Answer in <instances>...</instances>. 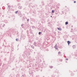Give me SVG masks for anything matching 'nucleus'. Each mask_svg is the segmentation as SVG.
<instances>
[{
  "mask_svg": "<svg viewBox=\"0 0 77 77\" xmlns=\"http://www.w3.org/2000/svg\"><path fill=\"white\" fill-rule=\"evenodd\" d=\"M20 37L21 38H22V39H25V38H26V35L23 33H21Z\"/></svg>",
  "mask_w": 77,
  "mask_h": 77,
  "instance_id": "1",
  "label": "nucleus"
},
{
  "mask_svg": "<svg viewBox=\"0 0 77 77\" xmlns=\"http://www.w3.org/2000/svg\"><path fill=\"white\" fill-rule=\"evenodd\" d=\"M19 61H18V60H16L15 61V65H17V64H18L19 63V62H20V61H21V57H19Z\"/></svg>",
  "mask_w": 77,
  "mask_h": 77,
  "instance_id": "2",
  "label": "nucleus"
},
{
  "mask_svg": "<svg viewBox=\"0 0 77 77\" xmlns=\"http://www.w3.org/2000/svg\"><path fill=\"white\" fill-rule=\"evenodd\" d=\"M59 77V75L57 73V74H56L55 75L53 74L51 75V77Z\"/></svg>",
  "mask_w": 77,
  "mask_h": 77,
  "instance_id": "3",
  "label": "nucleus"
},
{
  "mask_svg": "<svg viewBox=\"0 0 77 77\" xmlns=\"http://www.w3.org/2000/svg\"><path fill=\"white\" fill-rule=\"evenodd\" d=\"M54 48L56 50H58V48H57V44H56L54 46Z\"/></svg>",
  "mask_w": 77,
  "mask_h": 77,
  "instance_id": "4",
  "label": "nucleus"
},
{
  "mask_svg": "<svg viewBox=\"0 0 77 77\" xmlns=\"http://www.w3.org/2000/svg\"><path fill=\"white\" fill-rule=\"evenodd\" d=\"M41 45H42L41 43H37V47H41Z\"/></svg>",
  "mask_w": 77,
  "mask_h": 77,
  "instance_id": "5",
  "label": "nucleus"
},
{
  "mask_svg": "<svg viewBox=\"0 0 77 77\" xmlns=\"http://www.w3.org/2000/svg\"><path fill=\"white\" fill-rule=\"evenodd\" d=\"M23 62L24 63V64L25 65V68H26L27 67L26 65H27V62L24 61Z\"/></svg>",
  "mask_w": 77,
  "mask_h": 77,
  "instance_id": "6",
  "label": "nucleus"
},
{
  "mask_svg": "<svg viewBox=\"0 0 77 77\" xmlns=\"http://www.w3.org/2000/svg\"><path fill=\"white\" fill-rule=\"evenodd\" d=\"M18 15L20 16V15H22V14L21 13V11H19L18 12Z\"/></svg>",
  "mask_w": 77,
  "mask_h": 77,
  "instance_id": "7",
  "label": "nucleus"
},
{
  "mask_svg": "<svg viewBox=\"0 0 77 77\" xmlns=\"http://www.w3.org/2000/svg\"><path fill=\"white\" fill-rule=\"evenodd\" d=\"M37 44L38 43H36V42H34L33 45L35 47H36L37 46Z\"/></svg>",
  "mask_w": 77,
  "mask_h": 77,
  "instance_id": "8",
  "label": "nucleus"
},
{
  "mask_svg": "<svg viewBox=\"0 0 77 77\" xmlns=\"http://www.w3.org/2000/svg\"><path fill=\"white\" fill-rule=\"evenodd\" d=\"M30 34H31V36H34V35H33V32H32V31H30Z\"/></svg>",
  "mask_w": 77,
  "mask_h": 77,
  "instance_id": "9",
  "label": "nucleus"
},
{
  "mask_svg": "<svg viewBox=\"0 0 77 77\" xmlns=\"http://www.w3.org/2000/svg\"><path fill=\"white\" fill-rule=\"evenodd\" d=\"M26 75L25 73H23V74L21 76V77H26Z\"/></svg>",
  "mask_w": 77,
  "mask_h": 77,
  "instance_id": "10",
  "label": "nucleus"
},
{
  "mask_svg": "<svg viewBox=\"0 0 77 77\" xmlns=\"http://www.w3.org/2000/svg\"><path fill=\"white\" fill-rule=\"evenodd\" d=\"M72 47L73 49H75V48H76V46L75 45H73L72 46Z\"/></svg>",
  "mask_w": 77,
  "mask_h": 77,
  "instance_id": "11",
  "label": "nucleus"
},
{
  "mask_svg": "<svg viewBox=\"0 0 77 77\" xmlns=\"http://www.w3.org/2000/svg\"><path fill=\"white\" fill-rule=\"evenodd\" d=\"M67 42L68 44V45H69V44H71V42L70 41H67Z\"/></svg>",
  "mask_w": 77,
  "mask_h": 77,
  "instance_id": "12",
  "label": "nucleus"
},
{
  "mask_svg": "<svg viewBox=\"0 0 77 77\" xmlns=\"http://www.w3.org/2000/svg\"><path fill=\"white\" fill-rule=\"evenodd\" d=\"M18 9H21L22 8H23V7L22 6H20L18 7Z\"/></svg>",
  "mask_w": 77,
  "mask_h": 77,
  "instance_id": "13",
  "label": "nucleus"
},
{
  "mask_svg": "<svg viewBox=\"0 0 77 77\" xmlns=\"http://www.w3.org/2000/svg\"><path fill=\"white\" fill-rule=\"evenodd\" d=\"M4 22L6 23V24H7L8 23V20H4Z\"/></svg>",
  "mask_w": 77,
  "mask_h": 77,
  "instance_id": "14",
  "label": "nucleus"
},
{
  "mask_svg": "<svg viewBox=\"0 0 77 77\" xmlns=\"http://www.w3.org/2000/svg\"><path fill=\"white\" fill-rule=\"evenodd\" d=\"M75 58H76V59H77V52H76L75 53Z\"/></svg>",
  "mask_w": 77,
  "mask_h": 77,
  "instance_id": "15",
  "label": "nucleus"
},
{
  "mask_svg": "<svg viewBox=\"0 0 77 77\" xmlns=\"http://www.w3.org/2000/svg\"><path fill=\"white\" fill-rule=\"evenodd\" d=\"M43 49V46H42V45H41V46H40V49H41V50H42Z\"/></svg>",
  "mask_w": 77,
  "mask_h": 77,
  "instance_id": "16",
  "label": "nucleus"
},
{
  "mask_svg": "<svg viewBox=\"0 0 77 77\" xmlns=\"http://www.w3.org/2000/svg\"><path fill=\"white\" fill-rule=\"evenodd\" d=\"M49 67L50 68H51V69H52V68H53V66H49Z\"/></svg>",
  "mask_w": 77,
  "mask_h": 77,
  "instance_id": "17",
  "label": "nucleus"
},
{
  "mask_svg": "<svg viewBox=\"0 0 77 77\" xmlns=\"http://www.w3.org/2000/svg\"><path fill=\"white\" fill-rule=\"evenodd\" d=\"M57 15V17L59 16V14H58V12H57V13H55V15Z\"/></svg>",
  "mask_w": 77,
  "mask_h": 77,
  "instance_id": "18",
  "label": "nucleus"
},
{
  "mask_svg": "<svg viewBox=\"0 0 77 77\" xmlns=\"http://www.w3.org/2000/svg\"><path fill=\"white\" fill-rule=\"evenodd\" d=\"M74 32H77V28H76L74 29Z\"/></svg>",
  "mask_w": 77,
  "mask_h": 77,
  "instance_id": "19",
  "label": "nucleus"
},
{
  "mask_svg": "<svg viewBox=\"0 0 77 77\" xmlns=\"http://www.w3.org/2000/svg\"><path fill=\"white\" fill-rule=\"evenodd\" d=\"M57 29H58V30H60V31H61V30H62V29H61V28H57Z\"/></svg>",
  "mask_w": 77,
  "mask_h": 77,
  "instance_id": "20",
  "label": "nucleus"
},
{
  "mask_svg": "<svg viewBox=\"0 0 77 77\" xmlns=\"http://www.w3.org/2000/svg\"><path fill=\"white\" fill-rule=\"evenodd\" d=\"M31 47L32 48H33V49H34V48H35V47H34V46L33 45H32L31 46Z\"/></svg>",
  "mask_w": 77,
  "mask_h": 77,
  "instance_id": "21",
  "label": "nucleus"
},
{
  "mask_svg": "<svg viewBox=\"0 0 77 77\" xmlns=\"http://www.w3.org/2000/svg\"><path fill=\"white\" fill-rule=\"evenodd\" d=\"M65 25H67V24H68V22L67 21L65 23Z\"/></svg>",
  "mask_w": 77,
  "mask_h": 77,
  "instance_id": "22",
  "label": "nucleus"
},
{
  "mask_svg": "<svg viewBox=\"0 0 77 77\" xmlns=\"http://www.w3.org/2000/svg\"><path fill=\"white\" fill-rule=\"evenodd\" d=\"M71 75L72 76H73V75H74V73H72L71 74Z\"/></svg>",
  "mask_w": 77,
  "mask_h": 77,
  "instance_id": "23",
  "label": "nucleus"
},
{
  "mask_svg": "<svg viewBox=\"0 0 77 77\" xmlns=\"http://www.w3.org/2000/svg\"><path fill=\"white\" fill-rule=\"evenodd\" d=\"M28 38H30V36L29 35L27 34Z\"/></svg>",
  "mask_w": 77,
  "mask_h": 77,
  "instance_id": "24",
  "label": "nucleus"
},
{
  "mask_svg": "<svg viewBox=\"0 0 77 77\" xmlns=\"http://www.w3.org/2000/svg\"><path fill=\"white\" fill-rule=\"evenodd\" d=\"M41 34H42V32H38V35H40Z\"/></svg>",
  "mask_w": 77,
  "mask_h": 77,
  "instance_id": "25",
  "label": "nucleus"
},
{
  "mask_svg": "<svg viewBox=\"0 0 77 77\" xmlns=\"http://www.w3.org/2000/svg\"><path fill=\"white\" fill-rule=\"evenodd\" d=\"M17 6H21V4L19 3L17 4Z\"/></svg>",
  "mask_w": 77,
  "mask_h": 77,
  "instance_id": "26",
  "label": "nucleus"
},
{
  "mask_svg": "<svg viewBox=\"0 0 77 77\" xmlns=\"http://www.w3.org/2000/svg\"><path fill=\"white\" fill-rule=\"evenodd\" d=\"M15 14H17V13H18V11H16L15 12Z\"/></svg>",
  "mask_w": 77,
  "mask_h": 77,
  "instance_id": "27",
  "label": "nucleus"
},
{
  "mask_svg": "<svg viewBox=\"0 0 77 77\" xmlns=\"http://www.w3.org/2000/svg\"><path fill=\"white\" fill-rule=\"evenodd\" d=\"M27 51H25V52H24V54H27Z\"/></svg>",
  "mask_w": 77,
  "mask_h": 77,
  "instance_id": "28",
  "label": "nucleus"
},
{
  "mask_svg": "<svg viewBox=\"0 0 77 77\" xmlns=\"http://www.w3.org/2000/svg\"><path fill=\"white\" fill-rule=\"evenodd\" d=\"M54 10H52V14H53V13H54Z\"/></svg>",
  "mask_w": 77,
  "mask_h": 77,
  "instance_id": "29",
  "label": "nucleus"
},
{
  "mask_svg": "<svg viewBox=\"0 0 77 77\" xmlns=\"http://www.w3.org/2000/svg\"><path fill=\"white\" fill-rule=\"evenodd\" d=\"M60 54H61V52L59 51L58 53V55H59Z\"/></svg>",
  "mask_w": 77,
  "mask_h": 77,
  "instance_id": "30",
  "label": "nucleus"
},
{
  "mask_svg": "<svg viewBox=\"0 0 77 77\" xmlns=\"http://www.w3.org/2000/svg\"><path fill=\"white\" fill-rule=\"evenodd\" d=\"M21 71H24V68H22L21 69Z\"/></svg>",
  "mask_w": 77,
  "mask_h": 77,
  "instance_id": "31",
  "label": "nucleus"
},
{
  "mask_svg": "<svg viewBox=\"0 0 77 77\" xmlns=\"http://www.w3.org/2000/svg\"><path fill=\"white\" fill-rule=\"evenodd\" d=\"M32 68L30 67L29 68V70L31 71V70H32Z\"/></svg>",
  "mask_w": 77,
  "mask_h": 77,
  "instance_id": "32",
  "label": "nucleus"
},
{
  "mask_svg": "<svg viewBox=\"0 0 77 77\" xmlns=\"http://www.w3.org/2000/svg\"><path fill=\"white\" fill-rule=\"evenodd\" d=\"M73 20H75V17H73Z\"/></svg>",
  "mask_w": 77,
  "mask_h": 77,
  "instance_id": "33",
  "label": "nucleus"
},
{
  "mask_svg": "<svg viewBox=\"0 0 77 77\" xmlns=\"http://www.w3.org/2000/svg\"><path fill=\"white\" fill-rule=\"evenodd\" d=\"M42 4L43 5H44V1H42Z\"/></svg>",
  "mask_w": 77,
  "mask_h": 77,
  "instance_id": "34",
  "label": "nucleus"
},
{
  "mask_svg": "<svg viewBox=\"0 0 77 77\" xmlns=\"http://www.w3.org/2000/svg\"><path fill=\"white\" fill-rule=\"evenodd\" d=\"M13 70H15V71L17 72V70L15 69V68H14L13 69Z\"/></svg>",
  "mask_w": 77,
  "mask_h": 77,
  "instance_id": "35",
  "label": "nucleus"
},
{
  "mask_svg": "<svg viewBox=\"0 0 77 77\" xmlns=\"http://www.w3.org/2000/svg\"><path fill=\"white\" fill-rule=\"evenodd\" d=\"M32 6V7L33 8H35V5H34L33 6Z\"/></svg>",
  "mask_w": 77,
  "mask_h": 77,
  "instance_id": "36",
  "label": "nucleus"
},
{
  "mask_svg": "<svg viewBox=\"0 0 77 77\" xmlns=\"http://www.w3.org/2000/svg\"><path fill=\"white\" fill-rule=\"evenodd\" d=\"M35 52H36V51H37V49H36V48H35Z\"/></svg>",
  "mask_w": 77,
  "mask_h": 77,
  "instance_id": "37",
  "label": "nucleus"
},
{
  "mask_svg": "<svg viewBox=\"0 0 77 77\" xmlns=\"http://www.w3.org/2000/svg\"><path fill=\"white\" fill-rule=\"evenodd\" d=\"M16 41H18V38H16Z\"/></svg>",
  "mask_w": 77,
  "mask_h": 77,
  "instance_id": "38",
  "label": "nucleus"
},
{
  "mask_svg": "<svg viewBox=\"0 0 77 77\" xmlns=\"http://www.w3.org/2000/svg\"><path fill=\"white\" fill-rule=\"evenodd\" d=\"M24 24H22L21 25V27H23V26H24Z\"/></svg>",
  "mask_w": 77,
  "mask_h": 77,
  "instance_id": "39",
  "label": "nucleus"
},
{
  "mask_svg": "<svg viewBox=\"0 0 77 77\" xmlns=\"http://www.w3.org/2000/svg\"><path fill=\"white\" fill-rule=\"evenodd\" d=\"M60 62H62V59H60Z\"/></svg>",
  "mask_w": 77,
  "mask_h": 77,
  "instance_id": "40",
  "label": "nucleus"
},
{
  "mask_svg": "<svg viewBox=\"0 0 77 77\" xmlns=\"http://www.w3.org/2000/svg\"><path fill=\"white\" fill-rule=\"evenodd\" d=\"M30 52H31V53H32L33 52V50H30Z\"/></svg>",
  "mask_w": 77,
  "mask_h": 77,
  "instance_id": "41",
  "label": "nucleus"
},
{
  "mask_svg": "<svg viewBox=\"0 0 77 77\" xmlns=\"http://www.w3.org/2000/svg\"><path fill=\"white\" fill-rule=\"evenodd\" d=\"M5 24H4L3 26H2V27H5Z\"/></svg>",
  "mask_w": 77,
  "mask_h": 77,
  "instance_id": "42",
  "label": "nucleus"
},
{
  "mask_svg": "<svg viewBox=\"0 0 77 77\" xmlns=\"http://www.w3.org/2000/svg\"><path fill=\"white\" fill-rule=\"evenodd\" d=\"M8 8H11V6H10V5H8Z\"/></svg>",
  "mask_w": 77,
  "mask_h": 77,
  "instance_id": "43",
  "label": "nucleus"
},
{
  "mask_svg": "<svg viewBox=\"0 0 77 77\" xmlns=\"http://www.w3.org/2000/svg\"><path fill=\"white\" fill-rule=\"evenodd\" d=\"M20 17H23V14H22L21 15H20Z\"/></svg>",
  "mask_w": 77,
  "mask_h": 77,
  "instance_id": "44",
  "label": "nucleus"
},
{
  "mask_svg": "<svg viewBox=\"0 0 77 77\" xmlns=\"http://www.w3.org/2000/svg\"><path fill=\"white\" fill-rule=\"evenodd\" d=\"M27 21H29V19H28L27 20Z\"/></svg>",
  "mask_w": 77,
  "mask_h": 77,
  "instance_id": "45",
  "label": "nucleus"
},
{
  "mask_svg": "<svg viewBox=\"0 0 77 77\" xmlns=\"http://www.w3.org/2000/svg\"><path fill=\"white\" fill-rule=\"evenodd\" d=\"M17 1L18 2H20V0H17Z\"/></svg>",
  "mask_w": 77,
  "mask_h": 77,
  "instance_id": "46",
  "label": "nucleus"
},
{
  "mask_svg": "<svg viewBox=\"0 0 77 77\" xmlns=\"http://www.w3.org/2000/svg\"><path fill=\"white\" fill-rule=\"evenodd\" d=\"M29 67L30 68H32V66L31 65H29Z\"/></svg>",
  "mask_w": 77,
  "mask_h": 77,
  "instance_id": "47",
  "label": "nucleus"
},
{
  "mask_svg": "<svg viewBox=\"0 0 77 77\" xmlns=\"http://www.w3.org/2000/svg\"><path fill=\"white\" fill-rule=\"evenodd\" d=\"M74 3H76V1H74Z\"/></svg>",
  "mask_w": 77,
  "mask_h": 77,
  "instance_id": "48",
  "label": "nucleus"
},
{
  "mask_svg": "<svg viewBox=\"0 0 77 77\" xmlns=\"http://www.w3.org/2000/svg\"><path fill=\"white\" fill-rule=\"evenodd\" d=\"M66 60H68V58H66Z\"/></svg>",
  "mask_w": 77,
  "mask_h": 77,
  "instance_id": "49",
  "label": "nucleus"
},
{
  "mask_svg": "<svg viewBox=\"0 0 77 77\" xmlns=\"http://www.w3.org/2000/svg\"><path fill=\"white\" fill-rule=\"evenodd\" d=\"M27 68H29V66H27Z\"/></svg>",
  "mask_w": 77,
  "mask_h": 77,
  "instance_id": "50",
  "label": "nucleus"
},
{
  "mask_svg": "<svg viewBox=\"0 0 77 77\" xmlns=\"http://www.w3.org/2000/svg\"><path fill=\"white\" fill-rule=\"evenodd\" d=\"M48 24H50H50H51V23L49 22Z\"/></svg>",
  "mask_w": 77,
  "mask_h": 77,
  "instance_id": "51",
  "label": "nucleus"
},
{
  "mask_svg": "<svg viewBox=\"0 0 77 77\" xmlns=\"http://www.w3.org/2000/svg\"><path fill=\"white\" fill-rule=\"evenodd\" d=\"M20 73H21L22 74H22H23V72H20Z\"/></svg>",
  "mask_w": 77,
  "mask_h": 77,
  "instance_id": "52",
  "label": "nucleus"
},
{
  "mask_svg": "<svg viewBox=\"0 0 77 77\" xmlns=\"http://www.w3.org/2000/svg\"><path fill=\"white\" fill-rule=\"evenodd\" d=\"M27 33L28 34H29V32H28V31H27Z\"/></svg>",
  "mask_w": 77,
  "mask_h": 77,
  "instance_id": "53",
  "label": "nucleus"
},
{
  "mask_svg": "<svg viewBox=\"0 0 77 77\" xmlns=\"http://www.w3.org/2000/svg\"><path fill=\"white\" fill-rule=\"evenodd\" d=\"M35 6H36V7H37V6H38V5H35Z\"/></svg>",
  "mask_w": 77,
  "mask_h": 77,
  "instance_id": "54",
  "label": "nucleus"
},
{
  "mask_svg": "<svg viewBox=\"0 0 77 77\" xmlns=\"http://www.w3.org/2000/svg\"><path fill=\"white\" fill-rule=\"evenodd\" d=\"M40 62H42V60H41L40 59Z\"/></svg>",
  "mask_w": 77,
  "mask_h": 77,
  "instance_id": "55",
  "label": "nucleus"
},
{
  "mask_svg": "<svg viewBox=\"0 0 77 77\" xmlns=\"http://www.w3.org/2000/svg\"><path fill=\"white\" fill-rule=\"evenodd\" d=\"M31 74H33V72H31Z\"/></svg>",
  "mask_w": 77,
  "mask_h": 77,
  "instance_id": "56",
  "label": "nucleus"
},
{
  "mask_svg": "<svg viewBox=\"0 0 77 77\" xmlns=\"http://www.w3.org/2000/svg\"><path fill=\"white\" fill-rule=\"evenodd\" d=\"M34 54H35V53H36V51L34 52Z\"/></svg>",
  "mask_w": 77,
  "mask_h": 77,
  "instance_id": "57",
  "label": "nucleus"
},
{
  "mask_svg": "<svg viewBox=\"0 0 77 77\" xmlns=\"http://www.w3.org/2000/svg\"><path fill=\"white\" fill-rule=\"evenodd\" d=\"M73 34H74V36H75V34H74V33Z\"/></svg>",
  "mask_w": 77,
  "mask_h": 77,
  "instance_id": "58",
  "label": "nucleus"
},
{
  "mask_svg": "<svg viewBox=\"0 0 77 77\" xmlns=\"http://www.w3.org/2000/svg\"><path fill=\"white\" fill-rule=\"evenodd\" d=\"M30 4H32V3H29V5H30Z\"/></svg>",
  "mask_w": 77,
  "mask_h": 77,
  "instance_id": "59",
  "label": "nucleus"
},
{
  "mask_svg": "<svg viewBox=\"0 0 77 77\" xmlns=\"http://www.w3.org/2000/svg\"><path fill=\"white\" fill-rule=\"evenodd\" d=\"M71 27H73V26L72 25L71 26Z\"/></svg>",
  "mask_w": 77,
  "mask_h": 77,
  "instance_id": "60",
  "label": "nucleus"
},
{
  "mask_svg": "<svg viewBox=\"0 0 77 77\" xmlns=\"http://www.w3.org/2000/svg\"><path fill=\"white\" fill-rule=\"evenodd\" d=\"M32 1V0H29V2H30V1Z\"/></svg>",
  "mask_w": 77,
  "mask_h": 77,
  "instance_id": "61",
  "label": "nucleus"
},
{
  "mask_svg": "<svg viewBox=\"0 0 77 77\" xmlns=\"http://www.w3.org/2000/svg\"><path fill=\"white\" fill-rule=\"evenodd\" d=\"M35 65L36 66H37V65H36V64H35Z\"/></svg>",
  "mask_w": 77,
  "mask_h": 77,
  "instance_id": "62",
  "label": "nucleus"
},
{
  "mask_svg": "<svg viewBox=\"0 0 77 77\" xmlns=\"http://www.w3.org/2000/svg\"><path fill=\"white\" fill-rule=\"evenodd\" d=\"M65 7H66H66H67V6H65Z\"/></svg>",
  "mask_w": 77,
  "mask_h": 77,
  "instance_id": "63",
  "label": "nucleus"
},
{
  "mask_svg": "<svg viewBox=\"0 0 77 77\" xmlns=\"http://www.w3.org/2000/svg\"><path fill=\"white\" fill-rule=\"evenodd\" d=\"M51 17H52V16H51Z\"/></svg>",
  "mask_w": 77,
  "mask_h": 77,
  "instance_id": "64",
  "label": "nucleus"
}]
</instances>
